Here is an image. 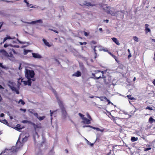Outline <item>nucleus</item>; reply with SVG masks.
Segmentation results:
<instances>
[{"instance_id":"5","label":"nucleus","mask_w":155,"mask_h":155,"mask_svg":"<svg viewBox=\"0 0 155 155\" xmlns=\"http://www.w3.org/2000/svg\"><path fill=\"white\" fill-rule=\"evenodd\" d=\"M43 21L41 19H39L35 21H33L31 22H27L26 23L29 24H35L37 23H42Z\"/></svg>"},{"instance_id":"46","label":"nucleus","mask_w":155,"mask_h":155,"mask_svg":"<svg viewBox=\"0 0 155 155\" xmlns=\"http://www.w3.org/2000/svg\"><path fill=\"white\" fill-rule=\"evenodd\" d=\"M109 20L108 19H106V20H103V21L104 22H105L106 23H108L109 22Z\"/></svg>"},{"instance_id":"49","label":"nucleus","mask_w":155,"mask_h":155,"mask_svg":"<svg viewBox=\"0 0 155 155\" xmlns=\"http://www.w3.org/2000/svg\"><path fill=\"white\" fill-rule=\"evenodd\" d=\"M4 116V114L3 113H2L0 115V117H3Z\"/></svg>"},{"instance_id":"23","label":"nucleus","mask_w":155,"mask_h":155,"mask_svg":"<svg viewBox=\"0 0 155 155\" xmlns=\"http://www.w3.org/2000/svg\"><path fill=\"white\" fill-rule=\"evenodd\" d=\"M0 122L6 125L8 124V123L7 121L5 119H4L2 120H0Z\"/></svg>"},{"instance_id":"57","label":"nucleus","mask_w":155,"mask_h":155,"mask_svg":"<svg viewBox=\"0 0 155 155\" xmlns=\"http://www.w3.org/2000/svg\"><path fill=\"white\" fill-rule=\"evenodd\" d=\"M87 44V43L86 42H83V45H86Z\"/></svg>"},{"instance_id":"63","label":"nucleus","mask_w":155,"mask_h":155,"mask_svg":"<svg viewBox=\"0 0 155 155\" xmlns=\"http://www.w3.org/2000/svg\"><path fill=\"white\" fill-rule=\"evenodd\" d=\"M136 80V78L135 77L133 79V81H135Z\"/></svg>"},{"instance_id":"14","label":"nucleus","mask_w":155,"mask_h":155,"mask_svg":"<svg viewBox=\"0 0 155 155\" xmlns=\"http://www.w3.org/2000/svg\"><path fill=\"white\" fill-rule=\"evenodd\" d=\"M83 5H86L87 6H95V5L92 4L91 3L89 2H87V1L84 2Z\"/></svg>"},{"instance_id":"53","label":"nucleus","mask_w":155,"mask_h":155,"mask_svg":"<svg viewBox=\"0 0 155 155\" xmlns=\"http://www.w3.org/2000/svg\"><path fill=\"white\" fill-rule=\"evenodd\" d=\"M105 129L104 128H103V129H100V131H101V132H103L105 130Z\"/></svg>"},{"instance_id":"37","label":"nucleus","mask_w":155,"mask_h":155,"mask_svg":"<svg viewBox=\"0 0 155 155\" xmlns=\"http://www.w3.org/2000/svg\"><path fill=\"white\" fill-rule=\"evenodd\" d=\"M106 101H107V102H108V104H111L112 105H113V103H112V102H110V101L107 98V99L106 100Z\"/></svg>"},{"instance_id":"47","label":"nucleus","mask_w":155,"mask_h":155,"mask_svg":"<svg viewBox=\"0 0 155 155\" xmlns=\"http://www.w3.org/2000/svg\"><path fill=\"white\" fill-rule=\"evenodd\" d=\"M9 45H8V44H4V48H6V47H8Z\"/></svg>"},{"instance_id":"4","label":"nucleus","mask_w":155,"mask_h":155,"mask_svg":"<svg viewBox=\"0 0 155 155\" xmlns=\"http://www.w3.org/2000/svg\"><path fill=\"white\" fill-rule=\"evenodd\" d=\"M30 124L33 126L35 130H36L37 128H41V124L40 123H37L35 124V123L31 122Z\"/></svg>"},{"instance_id":"22","label":"nucleus","mask_w":155,"mask_h":155,"mask_svg":"<svg viewBox=\"0 0 155 155\" xmlns=\"http://www.w3.org/2000/svg\"><path fill=\"white\" fill-rule=\"evenodd\" d=\"M20 148V147H12L13 151L15 152H16L18 151Z\"/></svg>"},{"instance_id":"16","label":"nucleus","mask_w":155,"mask_h":155,"mask_svg":"<svg viewBox=\"0 0 155 155\" xmlns=\"http://www.w3.org/2000/svg\"><path fill=\"white\" fill-rule=\"evenodd\" d=\"M0 52L2 53V54L6 57L8 56V53L5 50L2 49L0 50Z\"/></svg>"},{"instance_id":"59","label":"nucleus","mask_w":155,"mask_h":155,"mask_svg":"<svg viewBox=\"0 0 155 155\" xmlns=\"http://www.w3.org/2000/svg\"><path fill=\"white\" fill-rule=\"evenodd\" d=\"M79 43H80V44L81 45H83V42H79Z\"/></svg>"},{"instance_id":"30","label":"nucleus","mask_w":155,"mask_h":155,"mask_svg":"<svg viewBox=\"0 0 155 155\" xmlns=\"http://www.w3.org/2000/svg\"><path fill=\"white\" fill-rule=\"evenodd\" d=\"M22 122L23 123H24V124L28 123L30 124L31 123V121H28L27 120H23L22 121Z\"/></svg>"},{"instance_id":"19","label":"nucleus","mask_w":155,"mask_h":155,"mask_svg":"<svg viewBox=\"0 0 155 155\" xmlns=\"http://www.w3.org/2000/svg\"><path fill=\"white\" fill-rule=\"evenodd\" d=\"M15 128H16V129L18 131H20V130L22 129V127H21V126L20 124H17L16 125Z\"/></svg>"},{"instance_id":"32","label":"nucleus","mask_w":155,"mask_h":155,"mask_svg":"<svg viewBox=\"0 0 155 155\" xmlns=\"http://www.w3.org/2000/svg\"><path fill=\"white\" fill-rule=\"evenodd\" d=\"M9 86L10 87V88H11V89L12 90V91H14L16 89V88L15 87L13 86L9 85Z\"/></svg>"},{"instance_id":"36","label":"nucleus","mask_w":155,"mask_h":155,"mask_svg":"<svg viewBox=\"0 0 155 155\" xmlns=\"http://www.w3.org/2000/svg\"><path fill=\"white\" fill-rule=\"evenodd\" d=\"M110 54H111V55L113 57L116 61H117V57L114 55L113 54H111V53H110Z\"/></svg>"},{"instance_id":"1","label":"nucleus","mask_w":155,"mask_h":155,"mask_svg":"<svg viewBox=\"0 0 155 155\" xmlns=\"http://www.w3.org/2000/svg\"><path fill=\"white\" fill-rule=\"evenodd\" d=\"M95 73H92V76H93L92 77L94 79L97 80L100 78L101 77V74L102 73V76H103V78H105V77H104L103 76H104V71H94Z\"/></svg>"},{"instance_id":"28","label":"nucleus","mask_w":155,"mask_h":155,"mask_svg":"<svg viewBox=\"0 0 155 155\" xmlns=\"http://www.w3.org/2000/svg\"><path fill=\"white\" fill-rule=\"evenodd\" d=\"M0 67H1L2 68L6 70H7L8 68V67L3 66L2 64L1 63H0Z\"/></svg>"},{"instance_id":"25","label":"nucleus","mask_w":155,"mask_h":155,"mask_svg":"<svg viewBox=\"0 0 155 155\" xmlns=\"http://www.w3.org/2000/svg\"><path fill=\"white\" fill-rule=\"evenodd\" d=\"M28 111L30 113L33 114L34 115V114L36 113V112H35L34 110L33 109H29Z\"/></svg>"},{"instance_id":"27","label":"nucleus","mask_w":155,"mask_h":155,"mask_svg":"<svg viewBox=\"0 0 155 155\" xmlns=\"http://www.w3.org/2000/svg\"><path fill=\"white\" fill-rule=\"evenodd\" d=\"M128 98L130 100H135V99L134 97H131V95H128L127 96Z\"/></svg>"},{"instance_id":"56","label":"nucleus","mask_w":155,"mask_h":155,"mask_svg":"<svg viewBox=\"0 0 155 155\" xmlns=\"http://www.w3.org/2000/svg\"><path fill=\"white\" fill-rule=\"evenodd\" d=\"M99 30L101 31H103V30H102V29L101 28H99Z\"/></svg>"},{"instance_id":"9","label":"nucleus","mask_w":155,"mask_h":155,"mask_svg":"<svg viewBox=\"0 0 155 155\" xmlns=\"http://www.w3.org/2000/svg\"><path fill=\"white\" fill-rule=\"evenodd\" d=\"M83 123L87 124H89L91 123V120L88 119L85 117H84L83 118Z\"/></svg>"},{"instance_id":"2","label":"nucleus","mask_w":155,"mask_h":155,"mask_svg":"<svg viewBox=\"0 0 155 155\" xmlns=\"http://www.w3.org/2000/svg\"><path fill=\"white\" fill-rule=\"evenodd\" d=\"M35 75V73L34 71L26 69L25 76L27 78H33L34 77Z\"/></svg>"},{"instance_id":"8","label":"nucleus","mask_w":155,"mask_h":155,"mask_svg":"<svg viewBox=\"0 0 155 155\" xmlns=\"http://www.w3.org/2000/svg\"><path fill=\"white\" fill-rule=\"evenodd\" d=\"M15 38V37H13L12 38L10 36H8L6 37H5L4 38L3 41L1 42L0 43V44L2 45V44L4 43L8 39H14Z\"/></svg>"},{"instance_id":"29","label":"nucleus","mask_w":155,"mask_h":155,"mask_svg":"<svg viewBox=\"0 0 155 155\" xmlns=\"http://www.w3.org/2000/svg\"><path fill=\"white\" fill-rule=\"evenodd\" d=\"M105 12L108 14H110V11L109 7H107V9L105 10Z\"/></svg>"},{"instance_id":"20","label":"nucleus","mask_w":155,"mask_h":155,"mask_svg":"<svg viewBox=\"0 0 155 155\" xmlns=\"http://www.w3.org/2000/svg\"><path fill=\"white\" fill-rule=\"evenodd\" d=\"M155 122V120L153 119L152 117H150L149 119V122L150 124H152L153 122Z\"/></svg>"},{"instance_id":"45","label":"nucleus","mask_w":155,"mask_h":155,"mask_svg":"<svg viewBox=\"0 0 155 155\" xmlns=\"http://www.w3.org/2000/svg\"><path fill=\"white\" fill-rule=\"evenodd\" d=\"M50 115H51V120H52V114H53V112H51V110H50Z\"/></svg>"},{"instance_id":"10","label":"nucleus","mask_w":155,"mask_h":155,"mask_svg":"<svg viewBox=\"0 0 155 155\" xmlns=\"http://www.w3.org/2000/svg\"><path fill=\"white\" fill-rule=\"evenodd\" d=\"M34 115L36 116L40 121H41L43 120L45 118V116L39 117L38 115V114L37 113L34 114Z\"/></svg>"},{"instance_id":"6","label":"nucleus","mask_w":155,"mask_h":155,"mask_svg":"<svg viewBox=\"0 0 155 155\" xmlns=\"http://www.w3.org/2000/svg\"><path fill=\"white\" fill-rule=\"evenodd\" d=\"M61 113L62 116L64 118L66 117L67 115V114L65 108L64 107H63V108H61Z\"/></svg>"},{"instance_id":"26","label":"nucleus","mask_w":155,"mask_h":155,"mask_svg":"<svg viewBox=\"0 0 155 155\" xmlns=\"http://www.w3.org/2000/svg\"><path fill=\"white\" fill-rule=\"evenodd\" d=\"M138 138L137 137H133L131 138V140L132 142H134L137 141L138 140Z\"/></svg>"},{"instance_id":"41","label":"nucleus","mask_w":155,"mask_h":155,"mask_svg":"<svg viewBox=\"0 0 155 155\" xmlns=\"http://www.w3.org/2000/svg\"><path fill=\"white\" fill-rule=\"evenodd\" d=\"M146 109H148L150 110H153L152 108V107H148L146 108Z\"/></svg>"},{"instance_id":"12","label":"nucleus","mask_w":155,"mask_h":155,"mask_svg":"<svg viewBox=\"0 0 155 155\" xmlns=\"http://www.w3.org/2000/svg\"><path fill=\"white\" fill-rule=\"evenodd\" d=\"M81 76V73L79 71H77L76 72L72 75V76H75L76 77H79Z\"/></svg>"},{"instance_id":"3","label":"nucleus","mask_w":155,"mask_h":155,"mask_svg":"<svg viewBox=\"0 0 155 155\" xmlns=\"http://www.w3.org/2000/svg\"><path fill=\"white\" fill-rule=\"evenodd\" d=\"M27 79H28V80L27 81H23V79L21 80V82H23L24 84L25 85H28V86H31V81L32 80L33 81H34L35 80V78L32 79H31V78Z\"/></svg>"},{"instance_id":"31","label":"nucleus","mask_w":155,"mask_h":155,"mask_svg":"<svg viewBox=\"0 0 155 155\" xmlns=\"http://www.w3.org/2000/svg\"><path fill=\"white\" fill-rule=\"evenodd\" d=\"M90 127L91 128H93V129H94V130H96V129H97V127H93L91 126H90V125H87V126H83V127Z\"/></svg>"},{"instance_id":"39","label":"nucleus","mask_w":155,"mask_h":155,"mask_svg":"<svg viewBox=\"0 0 155 155\" xmlns=\"http://www.w3.org/2000/svg\"><path fill=\"white\" fill-rule=\"evenodd\" d=\"M87 117L89 118V119H90L91 120H92V119L91 118V117L90 115L88 113H87Z\"/></svg>"},{"instance_id":"7","label":"nucleus","mask_w":155,"mask_h":155,"mask_svg":"<svg viewBox=\"0 0 155 155\" xmlns=\"http://www.w3.org/2000/svg\"><path fill=\"white\" fill-rule=\"evenodd\" d=\"M7 57L8 59L12 61H14L15 60V58L11 52H10L9 54H8V56H7Z\"/></svg>"},{"instance_id":"18","label":"nucleus","mask_w":155,"mask_h":155,"mask_svg":"<svg viewBox=\"0 0 155 155\" xmlns=\"http://www.w3.org/2000/svg\"><path fill=\"white\" fill-rule=\"evenodd\" d=\"M112 40L117 45H120V43H119L118 41V40L116 38H112Z\"/></svg>"},{"instance_id":"34","label":"nucleus","mask_w":155,"mask_h":155,"mask_svg":"<svg viewBox=\"0 0 155 155\" xmlns=\"http://www.w3.org/2000/svg\"><path fill=\"white\" fill-rule=\"evenodd\" d=\"M30 51L29 50H25L24 51V53H23V54H24L25 55H26V54H28V53Z\"/></svg>"},{"instance_id":"64","label":"nucleus","mask_w":155,"mask_h":155,"mask_svg":"<svg viewBox=\"0 0 155 155\" xmlns=\"http://www.w3.org/2000/svg\"><path fill=\"white\" fill-rule=\"evenodd\" d=\"M65 151H66V152H67V153H68V150H65Z\"/></svg>"},{"instance_id":"62","label":"nucleus","mask_w":155,"mask_h":155,"mask_svg":"<svg viewBox=\"0 0 155 155\" xmlns=\"http://www.w3.org/2000/svg\"><path fill=\"white\" fill-rule=\"evenodd\" d=\"M12 51H13V52H14V53H15V51L14 49H12Z\"/></svg>"},{"instance_id":"38","label":"nucleus","mask_w":155,"mask_h":155,"mask_svg":"<svg viewBox=\"0 0 155 155\" xmlns=\"http://www.w3.org/2000/svg\"><path fill=\"white\" fill-rule=\"evenodd\" d=\"M49 30L50 31H53L54 32H55L56 33H57V34L58 33V32L57 30H54L52 29H50V28L49 29Z\"/></svg>"},{"instance_id":"15","label":"nucleus","mask_w":155,"mask_h":155,"mask_svg":"<svg viewBox=\"0 0 155 155\" xmlns=\"http://www.w3.org/2000/svg\"><path fill=\"white\" fill-rule=\"evenodd\" d=\"M58 102L59 106L60 108H62L63 107H64L63 104V102L62 101H61L59 99H58Z\"/></svg>"},{"instance_id":"40","label":"nucleus","mask_w":155,"mask_h":155,"mask_svg":"<svg viewBox=\"0 0 155 155\" xmlns=\"http://www.w3.org/2000/svg\"><path fill=\"white\" fill-rule=\"evenodd\" d=\"M78 115L81 117H82V119L84 117V115L80 113H79Z\"/></svg>"},{"instance_id":"60","label":"nucleus","mask_w":155,"mask_h":155,"mask_svg":"<svg viewBox=\"0 0 155 155\" xmlns=\"http://www.w3.org/2000/svg\"><path fill=\"white\" fill-rule=\"evenodd\" d=\"M4 88L0 84V89H3Z\"/></svg>"},{"instance_id":"11","label":"nucleus","mask_w":155,"mask_h":155,"mask_svg":"<svg viewBox=\"0 0 155 155\" xmlns=\"http://www.w3.org/2000/svg\"><path fill=\"white\" fill-rule=\"evenodd\" d=\"M32 55L33 57L35 58L40 59L42 58V57L41 55L37 53H32Z\"/></svg>"},{"instance_id":"55","label":"nucleus","mask_w":155,"mask_h":155,"mask_svg":"<svg viewBox=\"0 0 155 155\" xmlns=\"http://www.w3.org/2000/svg\"><path fill=\"white\" fill-rule=\"evenodd\" d=\"M96 130H97V131H100V129L99 128L97 127Z\"/></svg>"},{"instance_id":"50","label":"nucleus","mask_w":155,"mask_h":155,"mask_svg":"<svg viewBox=\"0 0 155 155\" xmlns=\"http://www.w3.org/2000/svg\"><path fill=\"white\" fill-rule=\"evenodd\" d=\"M20 110H23L24 112H25V111H26V110L25 109H23L22 108L20 109Z\"/></svg>"},{"instance_id":"42","label":"nucleus","mask_w":155,"mask_h":155,"mask_svg":"<svg viewBox=\"0 0 155 155\" xmlns=\"http://www.w3.org/2000/svg\"><path fill=\"white\" fill-rule=\"evenodd\" d=\"M14 91H15L16 93L17 94H19V91H18V89H17V88Z\"/></svg>"},{"instance_id":"17","label":"nucleus","mask_w":155,"mask_h":155,"mask_svg":"<svg viewBox=\"0 0 155 155\" xmlns=\"http://www.w3.org/2000/svg\"><path fill=\"white\" fill-rule=\"evenodd\" d=\"M42 41L46 46H47L48 47H50L51 46V45H50L48 42L45 39L43 38L42 39Z\"/></svg>"},{"instance_id":"33","label":"nucleus","mask_w":155,"mask_h":155,"mask_svg":"<svg viewBox=\"0 0 155 155\" xmlns=\"http://www.w3.org/2000/svg\"><path fill=\"white\" fill-rule=\"evenodd\" d=\"M21 102V104L22 105H24L25 104V102L23 101L22 99H20L18 101V103H20Z\"/></svg>"},{"instance_id":"24","label":"nucleus","mask_w":155,"mask_h":155,"mask_svg":"<svg viewBox=\"0 0 155 155\" xmlns=\"http://www.w3.org/2000/svg\"><path fill=\"white\" fill-rule=\"evenodd\" d=\"M97 47V46H95L94 47V51L95 54V57L94 58H97V50L95 49Z\"/></svg>"},{"instance_id":"43","label":"nucleus","mask_w":155,"mask_h":155,"mask_svg":"<svg viewBox=\"0 0 155 155\" xmlns=\"http://www.w3.org/2000/svg\"><path fill=\"white\" fill-rule=\"evenodd\" d=\"M84 35L85 36H87L88 35V34L87 32L85 31H84Z\"/></svg>"},{"instance_id":"51","label":"nucleus","mask_w":155,"mask_h":155,"mask_svg":"<svg viewBox=\"0 0 155 155\" xmlns=\"http://www.w3.org/2000/svg\"><path fill=\"white\" fill-rule=\"evenodd\" d=\"M131 57V53H130L128 56V58H130Z\"/></svg>"},{"instance_id":"61","label":"nucleus","mask_w":155,"mask_h":155,"mask_svg":"<svg viewBox=\"0 0 155 155\" xmlns=\"http://www.w3.org/2000/svg\"><path fill=\"white\" fill-rule=\"evenodd\" d=\"M127 51H128V53L129 54L130 53V50H129V49H128L127 50Z\"/></svg>"},{"instance_id":"52","label":"nucleus","mask_w":155,"mask_h":155,"mask_svg":"<svg viewBox=\"0 0 155 155\" xmlns=\"http://www.w3.org/2000/svg\"><path fill=\"white\" fill-rule=\"evenodd\" d=\"M151 148H145V150H151Z\"/></svg>"},{"instance_id":"48","label":"nucleus","mask_w":155,"mask_h":155,"mask_svg":"<svg viewBox=\"0 0 155 155\" xmlns=\"http://www.w3.org/2000/svg\"><path fill=\"white\" fill-rule=\"evenodd\" d=\"M6 150V149H5L4 151H2V153L0 154V155H1L2 154H4V153H5V151Z\"/></svg>"},{"instance_id":"35","label":"nucleus","mask_w":155,"mask_h":155,"mask_svg":"<svg viewBox=\"0 0 155 155\" xmlns=\"http://www.w3.org/2000/svg\"><path fill=\"white\" fill-rule=\"evenodd\" d=\"M133 39L135 41H136L137 42L138 41V38L136 36H134L133 37Z\"/></svg>"},{"instance_id":"44","label":"nucleus","mask_w":155,"mask_h":155,"mask_svg":"<svg viewBox=\"0 0 155 155\" xmlns=\"http://www.w3.org/2000/svg\"><path fill=\"white\" fill-rule=\"evenodd\" d=\"M24 2H25L27 4V6L28 7H29L30 6L28 5L29 3H28V2H27V0H24Z\"/></svg>"},{"instance_id":"13","label":"nucleus","mask_w":155,"mask_h":155,"mask_svg":"<svg viewBox=\"0 0 155 155\" xmlns=\"http://www.w3.org/2000/svg\"><path fill=\"white\" fill-rule=\"evenodd\" d=\"M149 25L148 24H146L145 25V31L146 33H147L148 32L150 31V29L149 28H148Z\"/></svg>"},{"instance_id":"21","label":"nucleus","mask_w":155,"mask_h":155,"mask_svg":"<svg viewBox=\"0 0 155 155\" xmlns=\"http://www.w3.org/2000/svg\"><path fill=\"white\" fill-rule=\"evenodd\" d=\"M99 98L101 101H104L106 100L107 97H106L101 96L100 97H97Z\"/></svg>"},{"instance_id":"54","label":"nucleus","mask_w":155,"mask_h":155,"mask_svg":"<svg viewBox=\"0 0 155 155\" xmlns=\"http://www.w3.org/2000/svg\"><path fill=\"white\" fill-rule=\"evenodd\" d=\"M152 83L155 86V80H154L152 82Z\"/></svg>"},{"instance_id":"58","label":"nucleus","mask_w":155,"mask_h":155,"mask_svg":"<svg viewBox=\"0 0 155 155\" xmlns=\"http://www.w3.org/2000/svg\"><path fill=\"white\" fill-rule=\"evenodd\" d=\"M151 40L154 42H155V39H152Z\"/></svg>"}]
</instances>
